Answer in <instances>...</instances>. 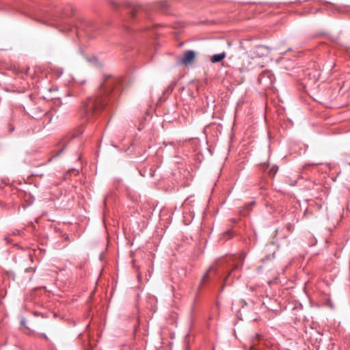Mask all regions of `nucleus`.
Here are the masks:
<instances>
[{
	"instance_id": "dca6fc26",
	"label": "nucleus",
	"mask_w": 350,
	"mask_h": 350,
	"mask_svg": "<svg viewBox=\"0 0 350 350\" xmlns=\"http://www.w3.org/2000/svg\"><path fill=\"white\" fill-rule=\"evenodd\" d=\"M34 271H35L34 268H27L25 269V273L34 272Z\"/></svg>"
},
{
	"instance_id": "aec40b11",
	"label": "nucleus",
	"mask_w": 350,
	"mask_h": 350,
	"mask_svg": "<svg viewBox=\"0 0 350 350\" xmlns=\"http://www.w3.org/2000/svg\"><path fill=\"white\" fill-rule=\"evenodd\" d=\"M14 234H18V235H19V234H21V232H20V231H19V230H17V231H16V232H14Z\"/></svg>"
},
{
	"instance_id": "1a4fd4ad",
	"label": "nucleus",
	"mask_w": 350,
	"mask_h": 350,
	"mask_svg": "<svg viewBox=\"0 0 350 350\" xmlns=\"http://www.w3.org/2000/svg\"><path fill=\"white\" fill-rule=\"evenodd\" d=\"M215 271L216 269L215 267H210L209 269H208V271H207L206 272L204 273V274L203 275L202 278V280H201V282L203 283L209 277L208 275V271Z\"/></svg>"
},
{
	"instance_id": "6ab92c4d",
	"label": "nucleus",
	"mask_w": 350,
	"mask_h": 350,
	"mask_svg": "<svg viewBox=\"0 0 350 350\" xmlns=\"http://www.w3.org/2000/svg\"><path fill=\"white\" fill-rule=\"evenodd\" d=\"M42 336H43L46 340H48V337L46 336V334H43Z\"/></svg>"
},
{
	"instance_id": "39448f33",
	"label": "nucleus",
	"mask_w": 350,
	"mask_h": 350,
	"mask_svg": "<svg viewBox=\"0 0 350 350\" xmlns=\"http://www.w3.org/2000/svg\"><path fill=\"white\" fill-rule=\"evenodd\" d=\"M226 55L225 52L218 53V54H215L211 57V61L213 63L219 62L220 61H221L222 59H224L226 57Z\"/></svg>"
},
{
	"instance_id": "423d86ee",
	"label": "nucleus",
	"mask_w": 350,
	"mask_h": 350,
	"mask_svg": "<svg viewBox=\"0 0 350 350\" xmlns=\"http://www.w3.org/2000/svg\"><path fill=\"white\" fill-rule=\"evenodd\" d=\"M170 2L167 0H162L158 2L157 5L158 9L163 11L167 10L170 8Z\"/></svg>"
},
{
	"instance_id": "2eb2a0df",
	"label": "nucleus",
	"mask_w": 350,
	"mask_h": 350,
	"mask_svg": "<svg viewBox=\"0 0 350 350\" xmlns=\"http://www.w3.org/2000/svg\"><path fill=\"white\" fill-rule=\"evenodd\" d=\"M8 129H9V131H10V132H12V131H14V126L12 125V123H9V124H8Z\"/></svg>"
},
{
	"instance_id": "9b49d317",
	"label": "nucleus",
	"mask_w": 350,
	"mask_h": 350,
	"mask_svg": "<svg viewBox=\"0 0 350 350\" xmlns=\"http://www.w3.org/2000/svg\"><path fill=\"white\" fill-rule=\"evenodd\" d=\"M241 269V266L238 265H235V266L233 267V269L231 270V271L229 273V274L228 275V276L226 277V280H227V278H228V277H230V275H231L234 274V273H235V271H239Z\"/></svg>"
},
{
	"instance_id": "4468645a",
	"label": "nucleus",
	"mask_w": 350,
	"mask_h": 350,
	"mask_svg": "<svg viewBox=\"0 0 350 350\" xmlns=\"http://www.w3.org/2000/svg\"><path fill=\"white\" fill-rule=\"evenodd\" d=\"M82 133L81 131H77L72 134V137H77Z\"/></svg>"
},
{
	"instance_id": "a211bd4d",
	"label": "nucleus",
	"mask_w": 350,
	"mask_h": 350,
	"mask_svg": "<svg viewBox=\"0 0 350 350\" xmlns=\"http://www.w3.org/2000/svg\"><path fill=\"white\" fill-rule=\"evenodd\" d=\"M77 83L80 85H83L85 83V80L79 81Z\"/></svg>"
},
{
	"instance_id": "4be33fe9",
	"label": "nucleus",
	"mask_w": 350,
	"mask_h": 350,
	"mask_svg": "<svg viewBox=\"0 0 350 350\" xmlns=\"http://www.w3.org/2000/svg\"><path fill=\"white\" fill-rule=\"evenodd\" d=\"M226 233H227V234H231V232H230V230H228V231L226 232Z\"/></svg>"
},
{
	"instance_id": "7ed1b4c3",
	"label": "nucleus",
	"mask_w": 350,
	"mask_h": 350,
	"mask_svg": "<svg viewBox=\"0 0 350 350\" xmlns=\"http://www.w3.org/2000/svg\"><path fill=\"white\" fill-rule=\"evenodd\" d=\"M196 57V53L193 50H187L184 51L183 57L180 60V63L187 65L191 64Z\"/></svg>"
},
{
	"instance_id": "20e7f679",
	"label": "nucleus",
	"mask_w": 350,
	"mask_h": 350,
	"mask_svg": "<svg viewBox=\"0 0 350 350\" xmlns=\"http://www.w3.org/2000/svg\"><path fill=\"white\" fill-rule=\"evenodd\" d=\"M271 49L265 45H259L254 49V54L258 57L267 56L270 53Z\"/></svg>"
},
{
	"instance_id": "f8f14e48",
	"label": "nucleus",
	"mask_w": 350,
	"mask_h": 350,
	"mask_svg": "<svg viewBox=\"0 0 350 350\" xmlns=\"http://www.w3.org/2000/svg\"><path fill=\"white\" fill-rule=\"evenodd\" d=\"M286 229L287 230V231L288 232H293V231L294 230V226H293V224H290V223L287 224L286 225Z\"/></svg>"
},
{
	"instance_id": "f257e3e1",
	"label": "nucleus",
	"mask_w": 350,
	"mask_h": 350,
	"mask_svg": "<svg viewBox=\"0 0 350 350\" xmlns=\"http://www.w3.org/2000/svg\"><path fill=\"white\" fill-rule=\"evenodd\" d=\"M122 79L109 77L101 85L97 95L90 97L83 107V111L88 116L93 115L105 107L107 98L111 94H116L120 91Z\"/></svg>"
},
{
	"instance_id": "f03ea898",
	"label": "nucleus",
	"mask_w": 350,
	"mask_h": 350,
	"mask_svg": "<svg viewBox=\"0 0 350 350\" xmlns=\"http://www.w3.org/2000/svg\"><path fill=\"white\" fill-rule=\"evenodd\" d=\"M27 113L31 117L29 124L33 126L31 129L33 133L39 132L52 120L51 112L42 109L36 105L29 108Z\"/></svg>"
},
{
	"instance_id": "f3484780",
	"label": "nucleus",
	"mask_w": 350,
	"mask_h": 350,
	"mask_svg": "<svg viewBox=\"0 0 350 350\" xmlns=\"http://www.w3.org/2000/svg\"><path fill=\"white\" fill-rule=\"evenodd\" d=\"M273 246V244L271 243L270 245H267L266 248V252H271V250L270 249V247Z\"/></svg>"
},
{
	"instance_id": "0eeeda50",
	"label": "nucleus",
	"mask_w": 350,
	"mask_h": 350,
	"mask_svg": "<svg viewBox=\"0 0 350 350\" xmlns=\"http://www.w3.org/2000/svg\"><path fill=\"white\" fill-rule=\"evenodd\" d=\"M142 10L143 8L141 6H135L129 10V13L132 18H135L136 14L138 13H141Z\"/></svg>"
},
{
	"instance_id": "6e6552de",
	"label": "nucleus",
	"mask_w": 350,
	"mask_h": 350,
	"mask_svg": "<svg viewBox=\"0 0 350 350\" xmlns=\"http://www.w3.org/2000/svg\"><path fill=\"white\" fill-rule=\"evenodd\" d=\"M23 200L27 202V206H30L33 204L34 201L33 197L31 194H27V193L23 192Z\"/></svg>"
},
{
	"instance_id": "ddd939ff",
	"label": "nucleus",
	"mask_w": 350,
	"mask_h": 350,
	"mask_svg": "<svg viewBox=\"0 0 350 350\" xmlns=\"http://www.w3.org/2000/svg\"><path fill=\"white\" fill-rule=\"evenodd\" d=\"M269 75H270V73H269V72H264V73L261 74V75H260V77H259V79H258V80H259V82H260V83H261V82H262V80L263 79V78H264V77H269Z\"/></svg>"
},
{
	"instance_id": "9d476101",
	"label": "nucleus",
	"mask_w": 350,
	"mask_h": 350,
	"mask_svg": "<svg viewBox=\"0 0 350 350\" xmlns=\"http://www.w3.org/2000/svg\"><path fill=\"white\" fill-rule=\"evenodd\" d=\"M275 251L274 250L273 251L272 254L266 255L265 258L262 259V261L265 262L273 259L275 258Z\"/></svg>"
},
{
	"instance_id": "412c9836",
	"label": "nucleus",
	"mask_w": 350,
	"mask_h": 350,
	"mask_svg": "<svg viewBox=\"0 0 350 350\" xmlns=\"http://www.w3.org/2000/svg\"><path fill=\"white\" fill-rule=\"evenodd\" d=\"M31 276H32V275H29V276L28 277V280H29V281L31 280V278H32Z\"/></svg>"
}]
</instances>
